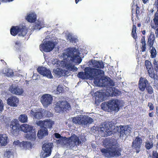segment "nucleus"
Returning <instances> with one entry per match:
<instances>
[{
    "label": "nucleus",
    "mask_w": 158,
    "mask_h": 158,
    "mask_svg": "<svg viewBox=\"0 0 158 158\" xmlns=\"http://www.w3.org/2000/svg\"><path fill=\"white\" fill-rule=\"evenodd\" d=\"M14 0H0V1H1V2H12ZM1 4V2H0V5Z\"/></svg>",
    "instance_id": "nucleus-61"
},
{
    "label": "nucleus",
    "mask_w": 158,
    "mask_h": 158,
    "mask_svg": "<svg viewBox=\"0 0 158 158\" xmlns=\"http://www.w3.org/2000/svg\"><path fill=\"white\" fill-rule=\"evenodd\" d=\"M55 46L56 44L54 42L49 41H47L45 43L40 44V48L41 51L49 52L54 49Z\"/></svg>",
    "instance_id": "nucleus-11"
},
{
    "label": "nucleus",
    "mask_w": 158,
    "mask_h": 158,
    "mask_svg": "<svg viewBox=\"0 0 158 158\" xmlns=\"http://www.w3.org/2000/svg\"><path fill=\"white\" fill-rule=\"evenodd\" d=\"M149 76L152 78L154 79L155 77V74L153 68H151L147 70Z\"/></svg>",
    "instance_id": "nucleus-37"
},
{
    "label": "nucleus",
    "mask_w": 158,
    "mask_h": 158,
    "mask_svg": "<svg viewBox=\"0 0 158 158\" xmlns=\"http://www.w3.org/2000/svg\"><path fill=\"white\" fill-rule=\"evenodd\" d=\"M104 94L100 92H97L95 93V102L96 104H98L100 102L104 100Z\"/></svg>",
    "instance_id": "nucleus-18"
},
{
    "label": "nucleus",
    "mask_w": 158,
    "mask_h": 158,
    "mask_svg": "<svg viewBox=\"0 0 158 158\" xmlns=\"http://www.w3.org/2000/svg\"><path fill=\"white\" fill-rule=\"evenodd\" d=\"M28 30L25 26H20L19 35L24 37L27 33Z\"/></svg>",
    "instance_id": "nucleus-26"
},
{
    "label": "nucleus",
    "mask_w": 158,
    "mask_h": 158,
    "mask_svg": "<svg viewBox=\"0 0 158 158\" xmlns=\"http://www.w3.org/2000/svg\"><path fill=\"white\" fill-rule=\"evenodd\" d=\"M4 156L8 158H10L11 155V153L10 151H6L4 153Z\"/></svg>",
    "instance_id": "nucleus-52"
},
{
    "label": "nucleus",
    "mask_w": 158,
    "mask_h": 158,
    "mask_svg": "<svg viewBox=\"0 0 158 158\" xmlns=\"http://www.w3.org/2000/svg\"><path fill=\"white\" fill-rule=\"evenodd\" d=\"M42 149L44 152L41 153L42 156L44 158L50 156L51 152V147L49 144L44 143L42 146Z\"/></svg>",
    "instance_id": "nucleus-16"
},
{
    "label": "nucleus",
    "mask_w": 158,
    "mask_h": 158,
    "mask_svg": "<svg viewBox=\"0 0 158 158\" xmlns=\"http://www.w3.org/2000/svg\"><path fill=\"white\" fill-rule=\"evenodd\" d=\"M6 75L8 77H11L14 75V73L11 70L8 69L6 71Z\"/></svg>",
    "instance_id": "nucleus-48"
},
{
    "label": "nucleus",
    "mask_w": 158,
    "mask_h": 158,
    "mask_svg": "<svg viewBox=\"0 0 158 158\" xmlns=\"http://www.w3.org/2000/svg\"><path fill=\"white\" fill-rule=\"evenodd\" d=\"M9 90L12 93L18 95H21L23 92V89L22 88H19L18 86L12 87L11 88L9 89Z\"/></svg>",
    "instance_id": "nucleus-20"
},
{
    "label": "nucleus",
    "mask_w": 158,
    "mask_h": 158,
    "mask_svg": "<svg viewBox=\"0 0 158 158\" xmlns=\"http://www.w3.org/2000/svg\"><path fill=\"white\" fill-rule=\"evenodd\" d=\"M145 65L147 70L153 68L152 65L150 61L148 60H146L145 61Z\"/></svg>",
    "instance_id": "nucleus-41"
},
{
    "label": "nucleus",
    "mask_w": 158,
    "mask_h": 158,
    "mask_svg": "<svg viewBox=\"0 0 158 158\" xmlns=\"http://www.w3.org/2000/svg\"><path fill=\"white\" fill-rule=\"evenodd\" d=\"M148 115L150 117H153L154 116V113L153 112L149 113L148 114Z\"/></svg>",
    "instance_id": "nucleus-63"
},
{
    "label": "nucleus",
    "mask_w": 158,
    "mask_h": 158,
    "mask_svg": "<svg viewBox=\"0 0 158 158\" xmlns=\"http://www.w3.org/2000/svg\"><path fill=\"white\" fill-rule=\"evenodd\" d=\"M154 68L155 70L156 71V72H157L158 73V65L157 66H154Z\"/></svg>",
    "instance_id": "nucleus-64"
},
{
    "label": "nucleus",
    "mask_w": 158,
    "mask_h": 158,
    "mask_svg": "<svg viewBox=\"0 0 158 158\" xmlns=\"http://www.w3.org/2000/svg\"><path fill=\"white\" fill-rule=\"evenodd\" d=\"M44 115L46 117L49 118L52 117L53 114L49 111H45L44 113Z\"/></svg>",
    "instance_id": "nucleus-46"
},
{
    "label": "nucleus",
    "mask_w": 158,
    "mask_h": 158,
    "mask_svg": "<svg viewBox=\"0 0 158 158\" xmlns=\"http://www.w3.org/2000/svg\"><path fill=\"white\" fill-rule=\"evenodd\" d=\"M101 151L104 155L108 157L109 155V149L107 150L105 148H103L101 149Z\"/></svg>",
    "instance_id": "nucleus-43"
},
{
    "label": "nucleus",
    "mask_w": 158,
    "mask_h": 158,
    "mask_svg": "<svg viewBox=\"0 0 158 158\" xmlns=\"http://www.w3.org/2000/svg\"><path fill=\"white\" fill-rule=\"evenodd\" d=\"M4 116H1L0 117V119L1 120V123H6V122L4 120Z\"/></svg>",
    "instance_id": "nucleus-59"
},
{
    "label": "nucleus",
    "mask_w": 158,
    "mask_h": 158,
    "mask_svg": "<svg viewBox=\"0 0 158 158\" xmlns=\"http://www.w3.org/2000/svg\"><path fill=\"white\" fill-rule=\"evenodd\" d=\"M30 114L36 119H39L42 118L43 117V113L41 112H34L32 110H31Z\"/></svg>",
    "instance_id": "nucleus-25"
},
{
    "label": "nucleus",
    "mask_w": 158,
    "mask_h": 158,
    "mask_svg": "<svg viewBox=\"0 0 158 158\" xmlns=\"http://www.w3.org/2000/svg\"><path fill=\"white\" fill-rule=\"evenodd\" d=\"M20 131L26 133L25 135V137L28 139H35L36 132L33 127L31 125L27 124H23L20 126Z\"/></svg>",
    "instance_id": "nucleus-8"
},
{
    "label": "nucleus",
    "mask_w": 158,
    "mask_h": 158,
    "mask_svg": "<svg viewBox=\"0 0 158 158\" xmlns=\"http://www.w3.org/2000/svg\"><path fill=\"white\" fill-rule=\"evenodd\" d=\"M7 137L5 135H0V145L5 146L7 143Z\"/></svg>",
    "instance_id": "nucleus-29"
},
{
    "label": "nucleus",
    "mask_w": 158,
    "mask_h": 158,
    "mask_svg": "<svg viewBox=\"0 0 158 158\" xmlns=\"http://www.w3.org/2000/svg\"><path fill=\"white\" fill-rule=\"evenodd\" d=\"M45 123V120L44 121H40L37 123V125L40 127L41 128L42 127H44V124Z\"/></svg>",
    "instance_id": "nucleus-47"
},
{
    "label": "nucleus",
    "mask_w": 158,
    "mask_h": 158,
    "mask_svg": "<svg viewBox=\"0 0 158 158\" xmlns=\"http://www.w3.org/2000/svg\"><path fill=\"white\" fill-rule=\"evenodd\" d=\"M155 5L156 7L157 8V10L156 13H158V0H156L155 1Z\"/></svg>",
    "instance_id": "nucleus-58"
},
{
    "label": "nucleus",
    "mask_w": 158,
    "mask_h": 158,
    "mask_svg": "<svg viewBox=\"0 0 158 158\" xmlns=\"http://www.w3.org/2000/svg\"><path fill=\"white\" fill-rule=\"evenodd\" d=\"M101 106L102 110L108 112H118L120 109L119 102L118 99H112L107 102H103Z\"/></svg>",
    "instance_id": "nucleus-6"
},
{
    "label": "nucleus",
    "mask_w": 158,
    "mask_h": 158,
    "mask_svg": "<svg viewBox=\"0 0 158 158\" xmlns=\"http://www.w3.org/2000/svg\"><path fill=\"white\" fill-rule=\"evenodd\" d=\"M103 143L109 148L108 157H118L121 156L122 149L121 148L116 147L117 143L115 139H106L104 141Z\"/></svg>",
    "instance_id": "nucleus-3"
},
{
    "label": "nucleus",
    "mask_w": 158,
    "mask_h": 158,
    "mask_svg": "<svg viewBox=\"0 0 158 158\" xmlns=\"http://www.w3.org/2000/svg\"><path fill=\"white\" fill-rule=\"evenodd\" d=\"M131 35L133 38L135 40L137 38L136 33V27L135 25H133Z\"/></svg>",
    "instance_id": "nucleus-38"
},
{
    "label": "nucleus",
    "mask_w": 158,
    "mask_h": 158,
    "mask_svg": "<svg viewBox=\"0 0 158 158\" xmlns=\"http://www.w3.org/2000/svg\"><path fill=\"white\" fill-rule=\"evenodd\" d=\"M95 82L99 86L107 87L106 94L108 96H111L114 87H110V86H113L114 85V82L113 80L110 78H107L102 76L95 79Z\"/></svg>",
    "instance_id": "nucleus-2"
},
{
    "label": "nucleus",
    "mask_w": 158,
    "mask_h": 158,
    "mask_svg": "<svg viewBox=\"0 0 158 158\" xmlns=\"http://www.w3.org/2000/svg\"><path fill=\"white\" fill-rule=\"evenodd\" d=\"M4 105L2 101L0 99V113L3 110Z\"/></svg>",
    "instance_id": "nucleus-53"
},
{
    "label": "nucleus",
    "mask_w": 158,
    "mask_h": 158,
    "mask_svg": "<svg viewBox=\"0 0 158 158\" xmlns=\"http://www.w3.org/2000/svg\"><path fill=\"white\" fill-rule=\"evenodd\" d=\"M76 40L77 39H76L74 38L73 37H71L70 40L71 42H75Z\"/></svg>",
    "instance_id": "nucleus-62"
},
{
    "label": "nucleus",
    "mask_w": 158,
    "mask_h": 158,
    "mask_svg": "<svg viewBox=\"0 0 158 158\" xmlns=\"http://www.w3.org/2000/svg\"><path fill=\"white\" fill-rule=\"evenodd\" d=\"M120 93V92L119 91L114 87V89H113V90L112 95H111V96H118L119 95Z\"/></svg>",
    "instance_id": "nucleus-42"
},
{
    "label": "nucleus",
    "mask_w": 158,
    "mask_h": 158,
    "mask_svg": "<svg viewBox=\"0 0 158 158\" xmlns=\"http://www.w3.org/2000/svg\"><path fill=\"white\" fill-rule=\"evenodd\" d=\"M19 124L16 119H13L10 124L9 127L11 128V132L13 134L17 132L20 129Z\"/></svg>",
    "instance_id": "nucleus-15"
},
{
    "label": "nucleus",
    "mask_w": 158,
    "mask_h": 158,
    "mask_svg": "<svg viewBox=\"0 0 158 158\" xmlns=\"http://www.w3.org/2000/svg\"><path fill=\"white\" fill-rule=\"evenodd\" d=\"M20 26H13L10 29L11 34L13 36H16L18 33H19Z\"/></svg>",
    "instance_id": "nucleus-24"
},
{
    "label": "nucleus",
    "mask_w": 158,
    "mask_h": 158,
    "mask_svg": "<svg viewBox=\"0 0 158 158\" xmlns=\"http://www.w3.org/2000/svg\"><path fill=\"white\" fill-rule=\"evenodd\" d=\"M142 143V139L139 136L136 137L132 142V147L136 151V153L140 152Z\"/></svg>",
    "instance_id": "nucleus-13"
},
{
    "label": "nucleus",
    "mask_w": 158,
    "mask_h": 158,
    "mask_svg": "<svg viewBox=\"0 0 158 158\" xmlns=\"http://www.w3.org/2000/svg\"><path fill=\"white\" fill-rule=\"evenodd\" d=\"M43 26L42 23L41 22H39L38 23H36L33 26V29H40Z\"/></svg>",
    "instance_id": "nucleus-40"
},
{
    "label": "nucleus",
    "mask_w": 158,
    "mask_h": 158,
    "mask_svg": "<svg viewBox=\"0 0 158 158\" xmlns=\"http://www.w3.org/2000/svg\"><path fill=\"white\" fill-rule=\"evenodd\" d=\"M54 135L55 136V137L57 139L60 138L61 136L58 133H55L54 134Z\"/></svg>",
    "instance_id": "nucleus-57"
},
{
    "label": "nucleus",
    "mask_w": 158,
    "mask_h": 158,
    "mask_svg": "<svg viewBox=\"0 0 158 158\" xmlns=\"http://www.w3.org/2000/svg\"><path fill=\"white\" fill-rule=\"evenodd\" d=\"M155 40V36L154 33L152 32L150 33V35L148 36V40L147 42L149 48L151 49L153 46Z\"/></svg>",
    "instance_id": "nucleus-21"
},
{
    "label": "nucleus",
    "mask_w": 158,
    "mask_h": 158,
    "mask_svg": "<svg viewBox=\"0 0 158 158\" xmlns=\"http://www.w3.org/2000/svg\"><path fill=\"white\" fill-rule=\"evenodd\" d=\"M72 121L73 123L83 126L88 123L91 124L93 122V119L90 117L81 115L72 118Z\"/></svg>",
    "instance_id": "nucleus-9"
},
{
    "label": "nucleus",
    "mask_w": 158,
    "mask_h": 158,
    "mask_svg": "<svg viewBox=\"0 0 158 158\" xmlns=\"http://www.w3.org/2000/svg\"><path fill=\"white\" fill-rule=\"evenodd\" d=\"M26 19L28 22L31 23H34L36 20V16L35 15L33 14H30L27 16Z\"/></svg>",
    "instance_id": "nucleus-28"
},
{
    "label": "nucleus",
    "mask_w": 158,
    "mask_h": 158,
    "mask_svg": "<svg viewBox=\"0 0 158 158\" xmlns=\"http://www.w3.org/2000/svg\"><path fill=\"white\" fill-rule=\"evenodd\" d=\"M153 146V144L152 141H147L145 143V147L146 149L149 150L152 148Z\"/></svg>",
    "instance_id": "nucleus-35"
},
{
    "label": "nucleus",
    "mask_w": 158,
    "mask_h": 158,
    "mask_svg": "<svg viewBox=\"0 0 158 158\" xmlns=\"http://www.w3.org/2000/svg\"><path fill=\"white\" fill-rule=\"evenodd\" d=\"M153 21L154 25H152V26H158V13H155Z\"/></svg>",
    "instance_id": "nucleus-36"
},
{
    "label": "nucleus",
    "mask_w": 158,
    "mask_h": 158,
    "mask_svg": "<svg viewBox=\"0 0 158 158\" xmlns=\"http://www.w3.org/2000/svg\"><path fill=\"white\" fill-rule=\"evenodd\" d=\"M146 78L140 77L138 82V88L140 91L144 92L146 89L148 95H154V90Z\"/></svg>",
    "instance_id": "nucleus-7"
},
{
    "label": "nucleus",
    "mask_w": 158,
    "mask_h": 158,
    "mask_svg": "<svg viewBox=\"0 0 158 158\" xmlns=\"http://www.w3.org/2000/svg\"><path fill=\"white\" fill-rule=\"evenodd\" d=\"M52 101V96L51 95L48 94H43L40 99L42 104L45 107H47L51 104Z\"/></svg>",
    "instance_id": "nucleus-12"
},
{
    "label": "nucleus",
    "mask_w": 158,
    "mask_h": 158,
    "mask_svg": "<svg viewBox=\"0 0 158 158\" xmlns=\"http://www.w3.org/2000/svg\"><path fill=\"white\" fill-rule=\"evenodd\" d=\"M14 145L16 146H18L20 147V146L21 144V142H20L19 140H17L16 141H15L13 142Z\"/></svg>",
    "instance_id": "nucleus-54"
},
{
    "label": "nucleus",
    "mask_w": 158,
    "mask_h": 158,
    "mask_svg": "<svg viewBox=\"0 0 158 158\" xmlns=\"http://www.w3.org/2000/svg\"><path fill=\"white\" fill-rule=\"evenodd\" d=\"M53 72L54 73V75L60 77L63 76V70L60 68H57L53 70Z\"/></svg>",
    "instance_id": "nucleus-30"
},
{
    "label": "nucleus",
    "mask_w": 158,
    "mask_h": 158,
    "mask_svg": "<svg viewBox=\"0 0 158 158\" xmlns=\"http://www.w3.org/2000/svg\"><path fill=\"white\" fill-rule=\"evenodd\" d=\"M134 6H135V5H134ZM135 6H136V16L137 17L138 15H139V14L140 13V11H139L140 8L138 6V5L137 4Z\"/></svg>",
    "instance_id": "nucleus-51"
},
{
    "label": "nucleus",
    "mask_w": 158,
    "mask_h": 158,
    "mask_svg": "<svg viewBox=\"0 0 158 158\" xmlns=\"http://www.w3.org/2000/svg\"><path fill=\"white\" fill-rule=\"evenodd\" d=\"M31 143L30 142L28 141H23L21 142L20 147H23V149H28L31 147Z\"/></svg>",
    "instance_id": "nucleus-31"
},
{
    "label": "nucleus",
    "mask_w": 158,
    "mask_h": 158,
    "mask_svg": "<svg viewBox=\"0 0 158 158\" xmlns=\"http://www.w3.org/2000/svg\"><path fill=\"white\" fill-rule=\"evenodd\" d=\"M45 123L44 126H45V127L47 129V128H51L52 125L54 124V122L50 120V119L45 120Z\"/></svg>",
    "instance_id": "nucleus-33"
},
{
    "label": "nucleus",
    "mask_w": 158,
    "mask_h": 158,
    "mask_svg": "<svg viewBox=\"0 0 158 158\" xmlns=\"http://www.w3.org/2000/svg\"><path fill=\"white\" fill-rule=\"evenodd\" d=\"M71 109V106L69 103L65 101H59L57 102L56 106L54 109L57 113H60L62 111H66Z\"/></svg>",
    "instance_id": "nucleus-10"
},
{
    "label": "nucleus",
    "mask_w": 158,
    "mask_h": 158,
    "mask_svg": "<svg viewBox=\"0 0 158 158\" xmlns=\"http://www.w3.org/2000/svg\"><path fill=\"white\" fill-rule=\"evenodd\" d=\"M71 142L73 143L74 145H80L81 144V142L79 139V137L75 135H72L69 138Z\"/></svg>",
    "instance_id": "nucleus-22"
},
{
    "label": "nucleus",
    "mask_w": 158,
    "mask_h": 158,
    "mask_svg": "<svg viewBox=\"0 0 158 158\" xmlns=\"http://www.w3.org/2000/svg\"><path fill=\"white\" fill-rule=\"evenodd\" d=\"M141 43L142 44L141 48V51L142 52H145L146 49V44L144 36H142L141 40Z\"/></svg>",
    "instance_id": "nucleus-34"
},
{
    "label": "nucleus",
    "mask_w": 158,
    "mask_h": 158,
    "mask_svg": "<svg viewBox=\"0 0 158 158\" xmlns=\"http://www.w3.org/2000/svg\"><path fill=\"white\" fill-rule=\"evenodd\" d=\"M152 28L156 30L155 34L157 36H158V26H152Z\"/></svg>",
    "instance_id": "nucleus-55"
},
{
    "label": "nucleus",
    "mask_w": 158,
    "mask_h": 158,
    "mask_svg": "<svg viewBox=\"0 0 158 158\" xmlns=\"http://www.w3.org/2000/svg\"><path fill=\"white\" fill-rule=\"evenodd\" d=\"M152 157V158H158V152L156 151H153Z\"/></svg>",
    "instance_id": "nucleus-49"
},
{
    "label": "nucleus",
    "mask_w": 158,
    "mask_h": 158,
    "mask_svg": "<svg viewBox=\"0 0 158 158\" xmlns=\"http://www.w3.org/2000/svg\"><path fill=\"white\" fill-rule=\"evenodd\" d=\"M48 135V130L46 127H42L39 130L37 133V136L40 139H42Z\"/></svg>",
    "instance_id": "nucleus-19"
},
{
    "label": "nucleus",
    "mask_w": 158,
    "mask_h": 158,
    "mask_svg": "<svg viewBox=\"0 0 158 158\" xmlns=\"http://www.w3.org/2000/svg\"><path fill=\"white\" fill-rule=\"evenodd\" d=\"M152 49H151L150 52L151 53L150 56L151 58H155L156 55V51L155 48L153 46L152 47Z\"/></svg>",
    "instance_id": "nucleus-39"
},
{
    "label": "nucleus",
    "mask_w": 158,
    "mask_h": 158,
    "mask_svg": "<svg viewBox=\"0 0 158 158\" xmlns=\"http://www.w3.org/2000/svg\"><path fill=\"white\" fill-rule=\"evenodd\" d=\"M131 127L128 125L115 127L112 122L106 123L100 128L101 131L104 133L106 136L117 132L120 133V136L128 135L131 132Z\"/></svg>",
    "instance_id": "nucleus-1"
},
{
    "label": "nucleus",
    "mask_w": 158,
    "mask_h": 158,
    "mask_svg": "<svg viewBox=\"0 0 158 158\" xmlns=\"http://www.w3.org/2000/svg\"><path fill=\"white\" fill-rule=\"evenodd\" d=\"M57 94H59L60 93H62L64 92L63 87L60 85H59L57 88Z\"/></svg>",
    "instance_id": "nucleus-45"
},
{
    "label": "nucleus",
    "mask_w": 158,
    "mask_h": 158,
    "mask_svg": "<svg viewBox=\"0 0 158 158\" xmlns=\"http://www.w3.org/2000/svg\"><path fill=\"white\" fill-rule=\"evenodd\" d=\"M18 119L20 122L22 123H26L27 121V116L25 114H22L19 116Z\"/></svg>",
    "instance_id": "nucleus-32"
},
{
    "label": "nucleus",
    "mask_w": 158,
    "mask_h": 158,
    "mask_svg": "<svg viewBox=\"0 0 158 158\" xmlns=\"http://www.w3.org/2000/svg\"><path fill=\"white\" fill-rule=\"evenodd\" d=\"M154 82L153 83L154 88L157 90H158V78H155L153 79Z\"/></svg>",
    "instance_id": "nucleus-44"
},
{
    "label": "nucleus",
    "mask_w": 158,
    "mask_h": 158,
    "mask_svg": "<svg viewBox=\"0 0 158 158\" xmlns=\"http://www.w3.org/2000/svg\"><path fill=\"white\" fill-rule=\"evenodd\" d=\"M21 43L19 41H17L15 43V45L18 47H20L21 46Z\"/></svg>",
    "instance_id": "nucleus-60"
},
{
    "label": "nucleus",
    "mask_w": 158,
    "mask_h": 158,
    "mask_svg": "<svg viewBox=\"0 0 158 158\" xmlns=\"http://www.w3.org/2000/svg\"><path fill=\"white\" fill-rule=\"evenodd\" d=\"M37 71L40 74L43 76H46L50 79L53 78V76L50 70L44 67H39L37 69Z\"/></svg>",
    "instance_id": "nucleus-14"
},
{
    "label": "nucleus",
    "mask_w": 158,
    "mask_h": 158,
    "mask_svg": "<svg viewBox=\"0 0 158 158\" xmlns=\"http://www.w3.org/2000/svg\"><path fill=\"white\" fill-rule=\"evenodd\" d=\"M7 103L11 106L16 107L18 105L19 100L15 96H11L8 98L7 101Z\"/></svg>",
    "instance_id": "nucleus-17"
},
{
    "label": "nucleus",
    "mask_w": 158,
    "mask_h": 158,
    "mask_svg": "<svg viewBox=\"0 0 158 158\" xmlns=\"http://www.w3.org/2000/svg\"><path fill=\"white\" fill-rule=\"evenodd\" d=\"M93 67L98 69H103L104 67V64L102 61H97L96 60H94L91 62Z\"/></svg>",
    "instance_id": "nucleus-23"
},
{
    "label": "nucleus",
    "mask_w": 158,
    "mask_h": 158,
    "mask_svg": "<svg viewBox=\"0 0 158 158\" xmlns=\"http://www.w3.org/2000/svg\"><path fill=\"white\" fill-rule=\"evenodd\" d=\"M148 106L149 107V111L153 110L154 109V106L152 103L150 102H148Z\"/></svg>",
    "instance_id": "nucleus-50"
},
{
    "label": "nucleus",
    "mask_w": 158,
    "mask_h": 158,
    "mask_svg": "<svg viewBox=\"0 0 158 158\" xmlns=\"http://www.w3.org/2000/svg\"><path fill=\"white\" fill-rule=\"evenodd\" d=\"M63 76H68V74L69 73V72L68 71V70H63Z\"/></svg>",
    "instance_id": "nucleus-56"
},
{
    "label": "nucleus",
    "mask_w": 158,
    "mask_h": 158,
    "mask_svg": "<svg viewBox=\"0 0 158 158\" xmlns=\"http://www.w3.org/2000/svg\"><path fill=\"white\" fill-rule=\"evenodd\" d=\"M65 55L67 56L68 60L72 63L79 64L82 61L78 49L75 48H68L66 50Z\"/></svg>",
    "instance_id": "nucleus-5"
},
{
    "label": "nucleus",
    "mask_w": 158,
    "mask_h": 158,
    "mask_svg": "<svg viewBox=\"0 0 158 158\" xmlns=\"http://www.w3.org/2000/svg\"><path fill=\"white\" fill-rule=\"evenodd\" d=\"M104 73L103 71L97 69H94L90 67H87L85 69V72H79L77 75V76L82 79H85L86 77L89 76V77L94 78V79L96 78L98 75L103 74Z\"/></svg>",
    "instance_id": "nucleus-4"
},
{
    "label": "nucleus",
    "mask_w": 158,
    "mask_h": 158,
    "mask_svg": "<svg viewBox=\"0 0 158 158\" xmlns=\"http://www.w3.org/2000/svg\"><path fill=\"white\" fill-rule=\"evenodd\" d=\"M64 66L66 69L69 71H76L77 68L74 65H72L71 63H66Z\"/></svg>",
    "instance_id": "nucleus-27"
}]
</instances>
